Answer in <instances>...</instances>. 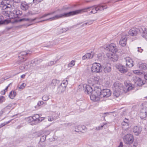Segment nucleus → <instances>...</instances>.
<instances>
[{
  "label": "nucleus",
  "mask_w": 147,
  "mask_h": 147,
  "mask_svg": "<svg viewBox=\"0 0 147 147\" xmlns=\"http://www.w3.org/2000/svg\"><path fill=\"white\" fill-rule=\"evenodd\" d=\"M31 118H33V117H29V120L28 121V122L29 123L32 122V124H37V123H36L35 120H32V119H31Z\"/></svg>",
  "instance_id": "38"
},
{
  "label": "nucleus",
  "mask_w": 147,
  "mask_h": 147,
  "mask_svg": "<svg viewBox=\"0 0 147 147\" xmlns=\"http://www.w3.org/2000/svg\"><path fill=\"white\" fill-rule=\"evenodd\" d=\"M7 112L4 109H3L0 111V116H1V115L4 113Z\"/></svg>",
  "instance_id": "47"
},
{
  "label": "nucleus",
  "mask_w": 147,
  "mask_h": 147,
  "mask_svg": "<svg viewBox=\"0 0 147 147\" xmlns=\"http://www.w3.org/2000/svg\"><path fill=\"white\" fill-rule=\"evenodd\" d=\"M16 14L17 17H18L19 16H20L22 15V11L19 10H17L16 11Z\"/></svg>",
  "instance_id": "41"
},
{
  "label": "nucleus",
  "mask_w": 147,
  "mask_h": 147,
  "mask_svg": "<svg viewBox=\"0 0 147 147\" xmlns=\"http://www.w3.org/2000/svg\"><path fill=\"white\" fill-rule=\"evenodd\" d=\"M82 24V23H78L77 24H76L74 25L73 26L74 27H77L78 26V25H81Z\"/></svg>",
  "instance_id": "60"
},
{
  "label": "nucleus",
  "mask_w": 147,
  "mask_h": 147,
  "mask_svg": "<svg viewBox=\"0 0 147 147\" xmlns=\"http://www.w3.org/2000/svg\"><path fill=\"white\" fill-rule=\"evenodd\" d=\"M28 54H30L26 51H22L20 52L19 55L18 63L20 64L22 62L25 61L27 59V58H26V55Z\"/></svg>",
  "instance_id": "7"
},
{
  "label": "nucleus",
  "mask_w": 147,
  "mask_h": 147,
  "mask_svg": "<svg viewBox=\"0 0 147 147\" xmlns=\"http://www.w3.org/2000/svg\"><path fill=\"white\" fill-rule=\"evenodd\" d=\"M94 55V53L91 52V53H88L82 57V59L85 60L86 59H91L93 58Z\"/></svg>",
  "instance_id": "17"
},
{
  "label": "nucleus",
  "mask_w": 147,
  "mask_h": 147,
  "mask_svg": "<svg viewBox=\"0 0 147 147\" xmlns=\"http://www.w3.org/2000/svg\"><path fill=\"white\" fill-rule=\"evenodd\" d=\"M97 7L99 9L98 11H101L103 10L104 9L107 8V7L105 5H98L97 6Z\"/></svg>",
  "instance_id": "37"
},
{
  "label": "nucleus",
  "mask_w": 147,
  "mask_h": 147,
  "mask_svg": "<svg viewBox=\"0 0 147 147\" xmlns=\"http://www.w3.org/2000/svg\"><path fill=\"white\" fill-rule=\"evenodd\" d=\"M5 101V99L4 97L3 96H0V104L2 103L3 102Z\"/></svg>",
  "instance_id": "46"
},
{
  "label": "nucleus",
  "mask_w": 147,
  "mask_h": 147,
  "mask_svg": "<svg viewBox=\"0 0 147 147\" xmlns=\"http://www.w3.org/2000/svg\"><path fill=\"white\" fill-rule=\"evenodd\" d=\"M117 68L121 73H125L127 71V69L123 65L119 64L117 65Z\"/></svg>",
  "instance_id": "12"
},
{
  "label": "nucleus",
  "mask_w": 147,
  "mask_h": 147,
  "mask_svg": "<svg viewBox=\"0 0 147 147\" xmlns=\"http://www.w3.org/2000/svg\"><path fill=\"white\" fill-rule=\"evenodd\" d=\"M75 61L74 60L72 61L68 65V67H71L75 65Z\"/></svg>",
  "instance_id": "39"
},
{
  "label": "nucleus",
  "mask_w": 147,
  "mask_h": 147,
  "mask_svg": "<svg viewBox=\"0 0 147 147\" xmlns=\"http://www.w3.org/2000/svg\"><path fill=\"white\" fill-rule=\"evenodd\" d=\"M140 68L142 69L145 70L147 68L146 65V64L142 63L140 65Z\"/></svg>",
  "instance_id": "35"
},
{
  "label": "nucleus",
  "mask_w": 147,
  "mask_h": 147,
  "mask_svg": "<svg viewBox=\"0 0 147 147\" xmlns=\"http://www.w3.org/2000/svg\"><path fill=\"white\" fill-rule=\"evenodd\" d=\"M58 61V60L55 61H51L47 63L46 65L48 66H52L55 64Z\"/></svg>",
  "instance_id": "31"
},
{
  "label": "nucleus",
  "mask_w": 147,
  "mask_h": 147,
  "mask_svg": "<svg viewBox=\"0 0 147 147\" xmlns=\"http://www.w3.org/2000/svg\"><path fill=\"white\" fill-rule=\"evenodd\" d=\"M123 144L122 142H120L119 145L118 147H123Z\"/></svg>",
  "instance_id": "61"
},
{
  "label": "nucleus",
  "mask_w": 147,
  "mask_h": 147,
  "mask_svg": "<svg viewBox=\"0 0 147 147\" xmlns=\"http://www.w3.org/2000/svg\"><path fill=\"white\" fill-rule=\"evenodd\" d=\"M93 21L90 20L88 21V22H86L85 23H83V24L81 25V26L82 27H86L87 25H89L92 24L93 22Z\"/></svg>",
  "instance_id": "33"
},
{
  "label": "nucleus",
  "mask_w": 147,
  "mask_h": 147,
  "mask_svg": "<svg viewBox=\"0 0 147 147\" xmlns=\"http://www.w3.org/2000/svg\"><path fill=\"white\" fill-rule=\"evenodd\" d=\"M113 86V94L116 97H117L120 94H122L123 91L122 85L118 82H116L114 83Z\"/></svg>",
  "instance_id": "3"
},
{
  "label": "nucleus",
  "mask_w": 147,
  "mask_h": 147,
  "mask_svg": "<svg viewBox=\"0 0 147 147\" xmlns=\"http://www.w3.org/2000/svg\"><path fill=\"white\" fill-rule=\"evenodd\" d=\"M9 123V122H8L7 123H6V124H4V123H2V124H1V125H0V127H3V126H4L5 124H7V123Z\"/></svg>",
  "instance_id": "62"
},
{
  "label": "nucleus",
  "mask_w": 147,
  "mask_h": 147,
  "mask_svg": "<svg viewBox=\"0 0 147 147\" xmlns=\"http://www.w3.org/2000/svg\"><path fill=\"white\" fill-rule=\"evenodd\" d=\"M54 12H52V13H48V14H44L43 16V17H46L47 16H48V15H51V14H52Z\"/></svg>",
  "instance_id": "53"
},
{
  "label": "nucleus",
  "mask_w": 147,
  "mask_h": 147,
  "mask_svg": "<svg viewBox=\"0 0 147 147\" xmlns=\"http://www.w3.org/2000/svg\"><path fill=\"white\" fill-rule=\"evenodd\" d=\"M104 71L105 73H108L111 72V64L107 63L104 67Z\"/></svg>",
  "instance_id": "19"
},
{
  "label": "nucleus",
  "mask_w": 147,
  "mask_h": 147,
  "mask_svg": "<svg viewBox=\"0 0 147 147\" xmlns=\"http://www.w3.org/2000/svg\"><path fill=\"white\" fill-rule=\"evenodd\" d=\"M108 57L109 59L113 62L117 61L118 59V56L114 53H110L109 54V56L108 55Z\"/></svg>",
  "instance_id": "15"
},
{
  "label": "nucleus",
  "mask_w": 147,
  "mask_h": 147,
  "mask_svg": "<svg viewBox=\"0 0 147 147\" xmlns=\"http://www.w3.org/2000/svg\"><path fill=\"white\" fill-rule=\"evenodd\" d=\"M99 79L100 78L98 76L94 77L93 79L94 81L96 84H98L99 80Z\"/></svg>",
  "instance_id": "42"
},
{
  "label": "nucleus",
  "mask_w": 147,
  "mask_h": 147,
  "mask_svg": "<svg viewBox=\"0 0 147 147\" xmlns=\"http://www.w3.org/2000/svg\"><path fill=\"white\" fill-rule=\"evenodd\" d=\"M142 130V128L139 126H135L133 129V132L135 134V135H137L140 134Z\"/></svg>",
  "instance_id": "20"
},
{
  "label": "nucleus",
  "mask_w": 147,
  "mask_h": 147,
  "mask_svg": "<svg viewBox=\"0 0 147 147\" xmlns=\"http://www.w3.org/2000/svg\"><path fill=\"white\" fill-rule=\"evenodd\" d=\"M127 38L125 36L121 37L119 42L120 45L123 47L125 46L126 44Z\"/></svg>",
  "instance_id": "18"
},
{
  "label": "nucleus",
  "mask_w": 147,
  "mask_h": 147,
  "mask_svg": "<svg viewBox=\"0 0 147 147\" xmlns=\"http://www.w3.org/2000/svg\"><path fill=\"white\" fill-rule=\"evenodd\" d=\"M10 84H9L7 86L6 88L5 89V90H4V94H5V92L7 90V89L8 88V87L9 86V85H10Z\"/></svg>",
  "instance_id": "57"
},
{
  "label": "nucleus",
  "mask_w": 147,
  "mask_h": 147,
  "mask_svg": "<svg viewBox=\"0 0 147 147\" xmlns=\"http://www.w3.org/2000/svg\"><path fill=\"white\" fill-rule=\"evenodd\" d=\"M25 86V84L24 83H23L22 84V85L19 87V88L22 89Z\"/></svg>",
  "instance_id": "50"
},
{
  "label": "nucleus",
  "mask_w": 147,
  "mask_h": 147,
  "mask_svg": "<svg viewBox=\"0 0 147 147\" xmlns=\"http://www.w3.org/2000/svg\"><path fill=\"white\" fill-rule=\"evenodd\" d=\"M65 125L66 126H71L72 125V124L71 123H65Z\"/></svg>",
  "instance_id": "56"
},
{
  "label": "nucleus",
  "mask_w": 147,
  "mask_h": 147,
  "mask_svg": "<svg viewBox=\"0 0 147 147\" xmlns=\"http://www.w3.org/2000/svg\"><path fill=\"white\" fill-rule=\"evenodd\" d=\"M144 78L145 80H147V74L144 75Z\"/></svg>",
  "instance_id": "64"
},
{
  "label": "nucleus",
  "mask_w": 147,
  "mask_h": 147,
  "mask_svg": "<svg viewBox=\"0 0 147 147\" xmlns=\"http://www.w3.org/2000/svg\"><path fill=\"white\" fill-rule=\"evenodd\" d=\"M147 116V108L144 107L140 111V117L142 119H144Z\"/></svg>",
  "instance_id": "9"
},
{
  "label": "nucleus",
  "mask_w": 147,
  "mask_h": 147,
  "mask_svg": "<svg viewBox=\"0 0 147 147\" xmlns=\"http://www.w3.org/2000/svg\"><path fill=\"white\" fill-rule=\"evenodd\" d=\"M91 70L92 72L97 73L102 71V68L100 64L97 63H94L91 67Z\"/></svg>",
  "instance_id": "4"
},
{
  "label": "nucleus",
  "mask_w": 147,
  "mask_h": 147,
  "mask_svg": "<svg viewBox=\"0 0 147 147\" xmlns=\"http://www.w3.org/2000/svg\"><path fill=\"white\" fill-rule=\"evenodd\" d=\"M59 83V81L57 80H52L50 85L53 87L57 86Z\"/></svg>",
  "instance_id": "26"
},
{
  "label": "nucleus",
  "mask_w": 147,
  "mask_h": 147,
  "mask_svg": "<svg viewBox=\"0 0 147 147\" xmlns=\"http://www.w3.org/2000/svg\"><path fill=\"white\" fill-rule=\"evenodd\" d=\"M20 69L22 70H24L25 69H27L26 66L25 65L22 64L20 66Z\"/></svg>",
  "instance_id": "44"
},
{
  "label": "nucleus",
  "mask_w": 147,
  "mask_h": 147,
  "mask_svg": "<svg viewBox=\"0 0 147 147\" xmlns=\"http://www.w3.org/2000/svg\"><path fill=\"white\" fill-rule=\"evenodd\" d=\"M12 107V104H9L8 105L5 107L4 109L6 112H9V110Z\"/></svg>",
  "instance_id": "36"
},
{
  "label": "nucleus",
  "mask_w": 147,
  "mask_h": 147,
  "mask_svg": "<svg viewBox=\"0 0 147 147\" xmlns=\"http://www.w3.org/2000/svg\"><path fill=\"white\" fill-rule=\"evenodd\" d=\"M9 23L7 20H3V17L1 15H0V25L4 24H7Z\"/></svg>",
  "instance_id": "25"
},
{
  "label": "nucleus",
  "mask_w": 147,
  "mask_h": 147,
  "mask_svg": "<svg viewBox=\"0 0 147 147\" xmlns=\"http://www.w3.org/2000/svg\"><path fill=\"white\" fill-rule=\"evenodd\" d=\"M92 78H90L88 80V82L89 84H91L92 83L91 80H92Z\"/></svg>",
  "instance_id": "59"
},
{
  "label": "nucleus",
  "mask_w": 147,
  "mask_h": 147,
  "mask_svg": "<svg viewBox=\"0 0 147 147\" xmlns=\"http://www.w3.org/2000/svg\"><path fill=\"white\" fill-rule=\"evenodd\" d=\"M40 115L38 114L35 115L34 116H33V118H31L32 120H35V121L36 123V122L37 121V120H38L40 117Z\"/></svg>",
  "instance_id": "34"
},
{
  "label": "nucleus",
  "mask_w": 147,
  "mask_h": 147,
  "mask_svg": "<svg viewBox=\"0 0 147 147\" xmlns=\"http://www.w3.org/2000/svg\"><path fill=\"white\" fill-rule=\"evenodd\" d=\"M72 7L71 6H63L62 10L63 11H66L67 10H71L72 9Z\"/></svg>",
  "instance_id": "32"
},
{
  "label": "nucleus",
  "mask_w": 147,
  "mask_h": 147,
  "mask_svg": "<svg viewBox=\"0 0 147 147\" xmlns=\"http://www.w3.org/2000/svg\"><path fill=\"white\" fill-rule=\"evenodd\" d=\"M23 21H29L31 22V23L30 24L26 25V26L28 27L30 25H32L34 23V19H30L28 18H24L20 19L19 20L20 22H21Z\"/></svg>",
  "instance_id": "21"
},
{
  "label": "nucleus",
  "mask_w": 147,
  "mask_h": 147,
  "mask_svg": "<svg viewBox=\"0 0 147 147\" xmlns=\"http://www.w3.org/2000/svg\"><path fill=\"white\" fill-rule=\"evenodd\" d=\"M45 119V117H40L39 118L38 120H37V121L36 122V123L37 124L38 123L42 121L43 120Z\"/></svg>",
  "instance_id": "45"
},
{
  "label": "nucleus",
  "mask_w": 147,
  "mask_h": 147,
  "mask_svg": "<svg viewBox=\"0 0 147 147\" xmlns=\"http://www.w3.org/2000/svg\"><path fill=\"white\" fill-rule=\"evenodd\" d=\"M53 118L52 117H50V118H48V120L49 121H52L53 120Z\"/></svg>",
  "instance_id": "58"
},
{
  "label": "nucleus",
  "mask_w": 147,
  "mask_h": 147,
  "mask_svg": "<svg viewBox=\"0 0 147 147\" xmlns=\"http://www.w3.org/2000/svg\"><path fill=\"white\" fill-rule=\"evenodd\" d=\"M133 72L134 73L136 74H139L140 73V72L138 70H137L134 71H133Z\"/></svg>",
  "instance_id": "55"
},
{
  "label": "nucleus",
  "mask_w": 147,
  "mask_h": 147,
  "mask_svg": "<svg viewBox=\"0 0 147 147\" xmlns=\"http://www.w3.org/2000/svg\"><path fill=\"white\" fill-rule=\"evenodd\" d=\"M46 136H47L45 135L42 136L40 138V141L42 142L45 141L46 140Z\"/></svg>",
  "instance_id": "40"
},
{
  "label": "nucleus",
  "mask_w": 147,
  "mask_h": 147,
  "mask_svg": "<svg viewBox=\"0 0 147 147\" xmlns=\"http://www.w3.org/2000/svg\"><path fill=\"white\" fill-rule=\"evenodd\" d=\"M135 83L136 84L139 86H141L144 84L143 81L139 78H136V80Z\"/></svg>",
  "instance_id": "22"
},
{
  "label": "nucleus",
  "mask_w": 147,
  "mask_h": 147,
  "mask_svg": "<svg viewBox=\"0 0 147 147\" xmlns=\"http://www.w3.org/2000/svg\"><path fill=\"white\" fill-rule=\"evenodd\" d=\"M44 102L42 101H39L37 103V105L39 107L44 104Z\"/></svg>",
  "instance_id": "49"
},
{
  "label": "nucleus",
  "mask_w": 147,
  "mask_h": 147,
  "mask_svg": "<svg viewBox=\"0 0 147 147\" xmlns=\"http://www.w3.org/2000/svg\"><path fill=\"white\" fill-rule=\"evenodd\" d=\"M111 91L109 89H106L102 90V94L100 95L101 98H107L111 95Z\"/></svg>",
  "instance_id": "8"
},
{
  "label": "nucleus",
  "mask_w": 147,
  "mask_h": 147,
  "mask_svg": "<svg viewBox=\"0 0 147 147\" xmlns=\"http://www.w3.org/2000/svg\"><path fill=\"white\" fill-rule=\"evenodd\" d=\"M102 91L100 88L98 86H96L94 88V89L92 92V94L90 96V98L91 100L94 101H97L101 99L100 95L102 94Z\"/></svg>",
  "instance_id": "2"
},
{
  "label": "nucleus",
  "mask_w": 147,
  "mask_h": 147,
  "mask_svg": "<svg viewBox=\"0 0 147 147\" xmlns=\"http://www.w3.org/2000/svg\"><path fill=\"white\" fill-rule=\"evenodd\" d=\"M139 30L142 34V36L147 39V28H139Z\"/></svg>",
  "instance_id": "16"
},
{
  "label": "nucleus",
  "mask_w": 147,
  "mask_h": 147,
  "mask_svg": "<svg viewBox=\"0 0 147 147\" xmlns=\"http://www.w3.org/2000/svg\"><path fill=\"white\" fill-rule=\"evenodd\" d=\"M129 121L128 119H127L126 118H125L123 120V122L122 123V125L123 126H125L127 127H126V128H127L128 127V123Z\"/></svg>",
  "instance_id": "29"
},
{
  "label": "nucleus",
  "mask_w": 147,
  "mask_h": 147,
  "mask_svg": "<svg viewBox=\"0 0 147 147\" xmlns=\"http://www.w3.org/2000/svg\"><path fill=\"white\" fill-rule=\"evenodd\" d=\"M104 126V125H101V126L100 127L98 126V127H96V129L97 130H99L101 129V128H102Z\"/></svg>",
  "instance_id": "51"
},
{
  "label": "nucleus",
  "mask_w": 147,
  "mask_h": 147,
  "mask_svg": "<svg viewBox=\"0 0 147 147\" xmlns=\"http://www.w3.org/2000/svg\"><path fill=\"white\" fill-rule=\"evenodd\" d=\"M16 92L14 91H12L10 92L9 95V97L10 98L13 99L16 96Z\"/></svg>",
  "instance_id": "30"
},
{
  "label": "nucleus",
  "mask_w": 147,
  "mask_h": 147,
  "mask_svg": "<svg viewBox=\"0 0 147 147\" xmlns=\"http://www.w3.org/2000/svg\"><path fill=\"white\" fill-rule=\"evenodd\" d=\"M59 34H61L64 32H65L68 30V28H58L57 29Z\"/></svg>",
  "instance_id": "28"
},
{
  "label": "nucleus",
  "mask_w": 147,
  "mask_h": 147,
  "mask_svg": "<svg viewBox=\"0 0 147 147\" xmlns=\"http://www.w3.org/2000/svg\"><path fill=\"white\" fill-rule=\"evenodd\" d=\"M43 0H33V2L34 3H37V2H40Z\"/></svg>",
  "instance_id": "54"
},
{
  "label": "nucleus",
  "mask_w": 147,
  "mask_h": 147,
  "mask_svg": "<svg viewBox=\"0 0 147 147\" xmlns=\"http://www.w3.org/2000/svg\"><path fill=\"white\" fill-rule=\"evenodd\" d=\"M61 83L67 86L68 84V82L67 80H64Z\"/></svg>",
  "instance_id": "48"
},
{
  "label": "nucleus",
  "mask_w": 147,
  "mask_h": 147,
  "mask_svg": "<svg viewBox=\"0 0 147 147\" xmlns=\"http://www.w3.org/2000/svg\"><path fill=\"white\" fill-rule=\"evenodd\" d=\"M123 140L125 143L127 144H131L134 141V138L132 135L131 134H127L123 137Z\"/></svg>",
  "instance_id": "6"
},
{
  "label": "nucleus",
  "mask_w": 147,
  "mask_h": 147,
  "mask_svg": "<svg viewBox=\"0 0 147 147\" xmlns=\"http://www.w3.org/2000/svg\"><path fill=\"white\" fill-rule=\"evenodd\" d=\"M138 51L139 52L141 53L143 51V49H142L141 47H138Z\"/></svg>",
  "instance_id": "52"
},
{
  "label": "nucleus",
  "mask_w": 147,
  "mask_h": 147,
  "mask_svg": "<svg viewBox=\"0 0 147 147\" xmlns=\"http://www.w3.org/2000/svg\"><path fill=\"white\" fill-rule=\"evenodd\" d=\"M11 3L9 0H3L0 3V7L2 9L10 8L11 7Z\"/></svg>",
  "instance_id": "5"
},
{
  "label": "nucleus",
  "mask_w": 147,
  "mask_h": 147,
  "mask_svg": "<svg viewBox=\"0 0 147 147\" xmlns=\"http://www.w3.org/2000/svg\"><path fill=\"white\" fill-rule=\"evenodd\" d=\"M125 59L126 62V65L127 67H131L133 66V62L131 59L129 57H127L125 58Z\"/></svg>",
  "instance_id": "11"
},
{
  "label": "nucleus",
  "mask_w": 147,
  "mask_h": 147,
  "mask_svg": "<svg viewBox=\"0 0 147 147\" xmlns=\"http://www.w3.org/2000/svg\"><path fill=\"white\" fill-rule=\"evenodd\" d=\"M49 99V96L47 95H45L42 97V99L44 101H47Z\"/></svg>",
  "instance_id": "43"
},
{
  "label": "nucleus",
  "mask_w": 147,
  "mask_h": 147,
  "mask_svg": "<svg viewBox=\"0 0 147 147\" xmlns=\"http://www.w3.org/2000/svg\"><path fill=\"white\" fill-rule=\"evenodd\" d=\"M60 85L61 86H62L64 88H66V86L64 85V84H63L61 83L60 84Z\"/></svg>",
  "instance_id": "63"
},
{
  "label": "nucleus",
  "mask_w": 147,
  "mask_h": 147,
  "mask_svg": "<svg viewBox=\"0 0 147 147\" xmlns=\"http://www.w3.org/2000/svg\"><path fill=\"white\" fill-rule=\"evenodd\" d=\"M134 88V86L132 85L131 84H130L129 85V86H126V88L123 89V91L125 93H127V92L133 89Z\"/></svg>",
  "instance_id": "23"
},
{
  "label": "nucleus",
  "mask_w": 147,
  "mask_h": 147,
  "mask_svg": "<svg viewBox=\"0 0 147 147\" xmlns=\"http://www.w3.org/2000/svg\"><path fill=\"white\" fill-rule=\"evenodd\" d=\"M30 5L29 3H27L25 1L22 2L21 3V8L23 10L26 11L28 9Z\"/></svg>",
  "instance_id": "13"
},
{
  "label": "nucleus",
  "mask_w": 147,
  "mask_h": 147,
  "mask_svg": "<svg viewBox=\"0 0 147 147\" xmlns=\"http://www.w3.org/2000/svg\"><path fill=\"white\" fill-rule=\"evenodd\" d=\"M65 90V88H64L60 85L58 87L57 90L58 92L60 94L63 92Z\"/></svg>",
  "instance_id": "27"
},
{
  "label": "nucleus",
  "mask_w": 147,
  "mask_h": 147,
  "mask_svg": "<svg viewBox=\"0 0 147 147\" xmlns=\"http://www.w3.org/2000/svg\"><path fill=\"white\" fill-rule=\"evenodd\" d=\"M134 28H132L129 30V35L132 36H135L136 35L137 32L134 29Z\"/></svg>",
  "instance_id": "24"
},
{
  "label": "nucleus",
  "mask_w": 147,
  "mask_h": 147,
  "mask_svg": "<svg viewBox=\"0 0 147 147\" xmlns=\"http://www.w3.org/2000/svg\"><path fill=\"white\" fill-rule=\"evenodd\" d=\"M108 49L110 51L114 53L116 52L118 50L117 47L114 43H111L109 46Z\"/></svg>",
  "instance_id": "10"
},
{
  "label": "nucleus",
  "mask_w": 147,
  "mask_h": 147,
  "mask_svg": "<svg viewBox=\"0 0 147 147\" xmlns=\"http://www.w3.org/2000/svg\"><path fill=\"white\" fill-rule=\"evenodd\" d=\"M98 9L97 6L95 7V6L88 7L80 9L70 11L67 13L57 15L46 20H52L64 17H68L84 12H87L90 10H91V11L90 12V14H95L97 13V11H98Z\"/></svg>",
  "instance_id": "1"
},
{
  "label": "nucleus",
  "mask_w": 147,
  "mask_h": 147,
  "mask_svg": "<svg viewBox=\"0 0 147 147\" xmlns=\"http://www.w3.org/2000/svg\"><path fill=\"white\" fill-rule=\"evenodd\" d=\"M83 87L85 93L89 94L92 92V89L91 87L89 85L84 84L83 85Z\"/></svg>",
  "instance_id": "14"
}]
</instances>
